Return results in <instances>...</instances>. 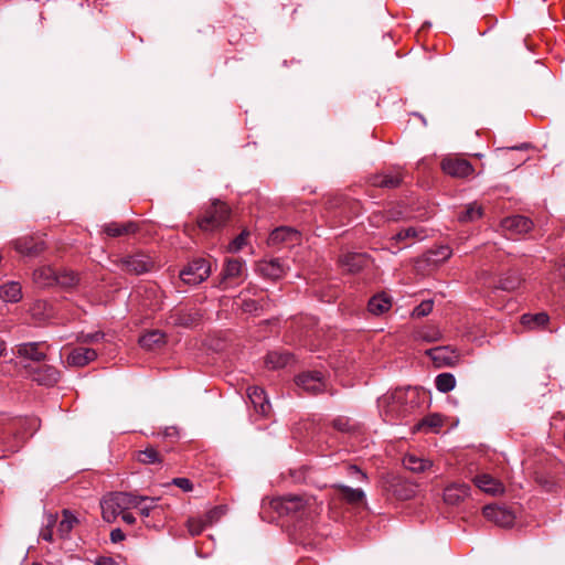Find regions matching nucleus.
I'll list each match as a JSON object with an SVG mask.
<instances>
[{
  "label": "nucleus",
  "instance_id": "1",
  "mask_svg": "<svg viewBox=\"0 0 565 565\" xmlns=\"http://www.w3.org/2000/svg\"><path fill=\"white\" fill-rule=\"evenodd\" d=\"M420 404V391L407 386L387 392L377 399L380 416L384 422L395 424L411 415Z\"/></svg>",
  "mask_w": 565,
  "mask_h": 565
},
{
  "label": "nucleus",
  "instance_id": "2",
  "mask_svg": "<svg viewBox=\"0 0 565 565\" xmlns=\"http://www.w3.org/2000/svg\"><path fill=\"white\" fill-rule=\"evenodd\" d=\"M271 504L279 514L295 515L299 519H311L319 510L316 498L300 494L277 498Z\"/></svg>",
  "mask_w": 565,
  "mask_h": 565
},
{
  "label": "nucleus",
  "instance_id": "3",
  "mask_svg": "<svg viewBox=\"0 0 565 565\" xmlns=\"http://www.w3.org/2000/svg\"><path fill=\"white\" fill-rule=\"evenodd\" d=\"M33 280L41 288L58 285L72 288L78 284V276L72 270H55L51 266H42L34 270Z\"/></svg>",
  "mask_w": 565,
  "mask_h": 565
},
{
  "label": "nucleus",
  "instance_id": "4",
  "mask_svg": "<svg viewBox=\"0 0 565 565\" xmlns=\"http://www.w3.org/2000/svg\"><path fill=\"white\" fill-rule=\"evenodd\" d=\"M115 264L120 270L131 275H142L154 268V260L143 252L119 257Z\"/></svg>",
  "mask_w": 565,
  "mask_h": 565
},
{
  "label": "nucleus",
  "instance_id": "5",
  "mask_svg": "<svg viewBox=\"0 0 565 565\" xmlns=\"http://www.w3.org/2000/svg\"><path fill=\"white\" fill-rule=\"evenodd\" d=\"M50 345L46 342H26L15 345L13 353L19 360V365L23 369L24 364L36 365L46 359V351Z\"/></svg>",
  "mask_w": 565,
  "mask_h": 565
},
{
  "label": "nucleus",
  "instance_id": "6",
  "mask_svg": "<svg viewBox=\"0 0 565 565\" xmlns=\"http://www.w3.org/2000/svg\"><path fill=\"white\" fill-rule=\"evenodd\" d=\"M228 216V206L215 200L206 210L205 215L199 220L198 225L202 231H214L225 225Z\"/></svg>",
  "mask_w": 565,
  "mask_h": 565
},
{
  "label": "nucleus",
  "instance_id": "7",
  "mask_svg": "<svg viewBox=\"0 0 565 565\" xmlns=\"http://www.w3.org/2000/svg\"><path fill=\"white\" fill-rule=\"evenodd\" d=\"M24 374L26 377L36 382L40 385L53 386L60 380V371L50 364H36L30 363L23 365Z\"/></svg>",
  "mask_w": 565,
  "mask_h": 565
},
{
  "label": "nucleus",
  "instance_id": "8",
  "mask_svg": "<svg viewBox=\"0 0 565 565\" xmlns=\"http://www.w3.org/2000/svg\"><path fill=\"white\" fill-rule=\"evenodd\" d=\"M211 274V266L204 258L190 262L181 271L180 278L186 285H198L204 281Z\"/></svg>",
  "mask_w": 565,
  "mask_h": 565
},
{
  "label": "nucleus",
  "instance_id": "9",
  "mask_svg": "<svg viewBox=\"0 0 565 565\" xmlns=\"http://www.w3.org/2000/svg\"><path fill=\"white\" fill-rule=\"evenodd\" d=\"M246 271L245 262L237 258H228L221 274L218 287L226 289L230 286L238 284Z\"/></svg>",
  "mask_w": 565,
  "mask_h": 565
},
{
  "label": "nucleus",
  "instance_id": "10",
  "mask_svg": "<svg viewBox=\"0 0 565 565\" xmlns=\"http://www.w3.org/2000/svg\"><path fill=\"white\" fill-rule=\"evenodd\" d=\"M441 169L448 175L461 179L469 178L475 173L472 164L467 159L458 156L444 158Z\"/></svg>",
  "mask_w": 565,
  "mask_h": 565
},
{
  "label": "nucleus",
  "instance_id": "11",
  "mask_svg": "<svg viewBox=\"0 0 565 565\" xmlns=\"http://www.w3.org/2000/svg\"><path fill=\"white\" fill-rule=\"evenodd\" d=\"M426 356H429L433 364L438 369L452 366L458 361V354L449 347L426 349Z\"/></svg>",
  "mask_w": 565,
  "mask_h": 565
},
{
  "label": "nucleus",
  "instance_id": "12",
  "mask_svg": "<svg viewBox=\"0 0 565 565\" xmlns=\"http://www.w3.org/2000/svg\"><path fill=\"white\" fill-rule=\"evenodd\" d=\"M482 513L486 519L502 527L511 526L514 522V514L512 511L495 504L486 505Z\"/></svg>",
  "mask_w": 565,
  "mask_h": 565
},
{
  "label": "nucleus",
  "instance_id": "13",
  "mask_svg": "<svg viewBox=\"0 0 565 565\" xmlns=\"http://www.w3.org/2000/svg\"><path fill=\"white\" fill-rule=\"evenodd\" d=\"M300 238L301 234L296 228L290 226H280L270 233L268 244L270 246H279L281 244L295 245L300 242Z\"/></svg>",
  "mask_w": 565,
  "mask_h": 565
},
{
  "label": "nucleus",
  "instance_id": "14",
  "mask_svg": "<svg viewBox=\"0 0 565 565\" xmlns=\"http://www.w3.org/2000/svg\"><path fill=\"white\" fill-rule=\"evenodd\" d=\"M297 386L311 394L321 392L324 387L323 376L318 371H308L296 377Z\"/></svg>",
  "mask_w": 565,
  "mask_h": 565
},
{
  "label": "nucleus",
  "instance_id": "15",
  "mask_svg": "<svg viewBox=\"0 0 565 565\" xmlns=\"http://www.w3.org/2000/svg\"><path fill=\"white\" fill-rule=\"evenodd\" d=\"M201 319V313L196 310L175 309L168 317V322L172 326L191 328Z\"/></svg>",
  "mask_w": 565,
  "mask_h": 565
},
{
  "label": "nucleus",
  "instance_id": "16",
  "mask_svg": "<svg viewBox=\"0 0 565 565\" xmlns=\"http://www.w3.org/2000/svg\"><path fill=\"white\" fill-rule=\"evenodd\" d=\"M247 397L250 401L254 409L259 415L267 417L271 411V405L265 391L258 386H249L247 388Z\"/></svg>",
  "mask_w": 565,
  "mask_h": 565
},
{
  "label": "nucleus",
  "instance_id": "17",
  "mask_svg": "<svg viewBox=\"0 0 565 565\" xmlns=\"http://www.w3.org/2000/svg\"><path fill=\"white\" fill-rule=\"evenodd\" d=\"M470 494V487L466 483H454L444 491V501L450 505H457Z\"/></svg>",
  "mask_w": 565,
  "mask_h": 565
},
{
  "label": "nucleus",
  "instance_id": "18",
  "mask_svg": "<svg viewBox=\"0 0 565 565\" xmlns=\"http://www.w3.org/2000/svg\"><path fill=\"white\" fill-rule=\"evenodd\" d=\"M502 226L513 234H524L532 230L533 222L526 216L513 215L504 218Z\"/></svg>",
  "mask_w": 565,
  "mask_h": 565
},
{
  "label": "nucleus",
  "instance_id": "19",
  "mask_svg": "<svg viewBox=\"0 0 565 565\" xmlns=\"http://www.w3.org/2000/svg\"><path fill=\"white\" fill-rule=\"evenodd\" d=\"M473 481L477 488L492 495L501 494L504 491L503 484L487 473L476 476Z\"/></svg>",
  "mask_w": 565,
  "mask_h": 565
},
{
  "label": "nucleus",
  "instance_id": "20",
  "mask_svg": "<svg viewBox=\"0 0 565 565\" xmlns=\"http://www.w3.org/2000/svg\"><path fill=\"white\" fill-rule=\"evenodd\" d=\"M369 263V258L362 253H348L340 258L341 266L349 273H358Z\"/></svg>",
  "mask_w": 565,
  "mask_h": 565
},
{
  "label": "nucleus",
  "instance_id": "21",
  "mask_svg": "<svg viewBox=\"0 0 565 565\" xmlns=\"http://www.w3.org/2000/svg\"><path fill=\"white\" fill-rule=\"evenodd\" d=\"M97 358L94 349L76 348L67 356V363L73 366H85Z\"/></svg>",
  "mask_w": 565,
  "mask_h": 565
},
{
  "label": "nucleus",
  "instance_id": "22",
  "mask_svg": "<svg viewBox=\"0 0 565 565\" xmlns=\"http://www.w3.org/2000/svg\"><path fill=\"white\" fill-rule=\"evenodd\" d=\"M335 490L339 498L350 504L361 505L365 503V493L362 489L339 484L335 487Z\"/></svg>",
  "mask_w": 565,
  "mask_h": 565
},
{
  "label": "nucleus",
  "instance_id": "23",
  "mask_svg": "<svg viewBox=\"0 0 565 565\" xmlns=\"http://www.w3.org/2000/svg\"><path fill=\"white\" fill-rule=\"evenodd\" d=\"M451 256V249L448 245H431L426 248V266L438 265Z\"/></svg>",
  "mask_w": 565,
  "mask_h": 565
},
{
  "label": "nucleus",
  "instance_id": "24",
  "mask_svg": "<svg viewBox=\"0 0 565 565\" xmlns=\"http://www.w3.org/2000/svg\"><path fill=\"white\" fill-rule=\"evenodd\" d=\"M403 182L401 171H390L381 174L373 175L371 183L374 186L393 189Z\"/></svg>",
  "mask_w": 565,
  "mask_h": 565
},
{
  "label": "nucleus",
  "instance_id": "25",
  "mask_svg": "<svg viewBox=\"0 0 565 565\" xmlns=\"http://www.w3.org/2000/svg\"><path fill=\"white\" fill-rule=\"evenodd\" d=\"M14 248L20 254L26 256H36L44 249L43 242H35L33 238L23 237L14 242Z\"/></svg>",
  "mask_w": 565,
  "mask_h": 565
},
{
  "label": "nucleus",
  "instance_id": "26",
  "mask_svg": "<svg viewBox=\"0 0 565 565\" xmlns=\"http://www.w3.org/2000/svg\"><path fill=\"white\" fill-rule=\"evenodd\" d=\"M138 226L134 222H127V223H116L111 222L108 224H105L103 227V231L105 234H107L110 237H119L122 235L134 234L136 233Z\"/></svg>",
  "mask_w": 565,
  "mask_h": 565
},
{
  "label": "nucleus",
  "instance_id": "27",
  "mask_svg": "<svg viewBox=\"0 0 565 565\" xmlns=\"http://www.w3.org/2000/svg\"><path fill=\"white\" fill-rule=\"evenodd\" d=\"M392 307L391 298L384 292L373 296L367 303L369 311L374 316H381Z\"/></svg>",
  "mask_w": 565,
  "mask_h": 565
},
{
  "label": "nucleus",
  "instance_id": "28",
  "mask_svg": "<svg viewBox=\"0 0 565 565\" xmlns=\"http://www.w3.org/2000/svg\"><path fill=\"white\" fill-rule=\"evenodd\" d=\"M259 271L267 278L278 279L285 274V264L278 258L264 262L259 265Z\"/></svg>",
  "mask_w": 565,
  "mask_h": 565
},
{
  "label": "nucleus",
  "instance_id": "29",
  "mask_svg": "<svg viewBox=\"0 0 565 565\" xmlns=\"http://www.w3.org/2000/svg\"><path fill=\"white\" fill-rule=\"evenodd\" d=\"M0 298L7 302H18L22 298L21 285L18 281H8L0 287Z\"/></svg>",
  "mask_w": 565,
  "mask_h": 565
},
{
  "label": "nucleus",
  "instance_id": "30",
  "mask_svg": "<svg viewBox=\"0 0 565 565\" xmlns=\"http://www.w3.org/2000/svg\"><path fill=\"white\" fill-rule=\"evenodd\" d=\"M164 343V334L159 330H152L140 337L139 344L146 350H154Z\"/></svg>",
  "mask_w": 565,
  "mask_h": 565
},
{
  "label": "nucleus",
  "instance_id": "31",
  "mask_svg": "<svg viewBox=\"0 0 565 565\" xmlns=\"http://www.w3.org/2000/svg\"><path fill=\"white\" fill-rule=\"evenodd\" d=\"M115 500L118 503L119 509L128 510V509H137L139 503H142L143 497L135 495L127 492H117L113 494Z\"/></svg>",
  "mask_w": 565,
  "mask_h": 565
},
{
  "label": "nucleus",
  "instance_id": "32",
  "mask_svg": "<svg viewBox=\"0 0 565 565\" xmlns=\"http://www.w3.org/2000/svg\"><path fill=\"white\" fill-rule=\"evenodd\" d=\"M292 360V355L288 352H269L266 356V365L269 369H280L287 366Z\"/></svg>",
  "mask_w": 565,
  "mask_h": 565
},
{
  "label": "nucleus",
  "instance_id": "33",
  "mask_svg": "<svg viewBox=\"0 0 565 565\" xmlns=\"http://www.w3.org/2000/svg\"><path fill=\"white\" fill-rule=\"evenodd\" d=\"M100 508H102L103 518L107 522H111L113 520L116 519V516L118 514H120V512H122V510L119 509L118 503L115 500L113 494L110 497H108V498H105L100 502Z\"/></svg>",
  "mask_w": 565,
  "mask_h": 565
},
{
  "label": "nucleus",
  "instance_id": "34",
  "mask_svg": "<svg viewBox=\"0 0 565 565\" xmlns=\"http://www.w3.org/2000/svg\"><path fill=\"white\" fill-rule=\"evenodd\" d=\"M482 207L476 202L468 204L462 212L459 213L460 222H473L482 216Z\"/></svg>",
  "mask_w": 565,
  "mask_h": 565
},
{
  "label": "nucleus",
  "instance_id": "35",
  "mask_svg": "<svg viewBox=\"0 0 565 565\" xmlns=\"http://www.w3.org/2000/svg\"><path fill=\"white\" fill-rule=\"evenodd\" d=\"M416 488V486L398 481L395 484H393V493L396 498L401 500H408L415 495L417 491Z\"/></svg>",
  "mask_w": 565,
  "mask_h": 565
},
{
  "label": "nucleus",
  "instance_id": "36",
  "mask_svg": "<svg viewBox=\"0 0 565 565\" xmlns=\"http://www.w3.org/2000/svg\"><path fill=\"white\" fill-rule=\"evenodd\" d=\"M550 318L547 313L540 312L536 315H523L521 318V323L526 328H535L543 327L548 322Z\"/></svg>",
  "mask_w": 565,
  "mask_h": 565
},
{
  "label": "nucleus",
  "instance_id": "37",
  "mask_svg": "<svg viewBox=\"0 0 565 565\" xmlns=\"http://www.w3.org/2000/svg\"><path fill=\"white\" fill-rule=\"evenodd\" d=\"M136 459L143 465L160 463L161 457L153 447H147L136 454Z\"/></svg>",
  "mask_w": 565,
  "mask_h": 565
},
{
  "label": "nucleus",
  "instance_id": "38",
  "mask_svg": "<svg viewBox=\"0 0 565 565\" xmlns=\"http://www.w3.org/2000/svg\"><path fill=\"white\" fill-rule=\"evenodd\" d=\"M435 385L439 392L447 393L455 388L456 379L451 373H441L437 375Z\"/></svg>",
  "mask_w": 565,
  "mask_h": 565
},
{
  "label": "nucleus",
  "instance_id": "39",
  "mask_svg": "<svg viewBox=\"0 0 565 565\" xmlns=\"http://www.w3.org/2000/svg\"><path fill=\"white\" fill-rule=\"evenodd\" d=\"M403 466L412 472H422L424 470V458L415 454H406L403 458Z\"/></svg>",
  "mask_w": 565,
  "mask_h": 565
},
{
  "label": "nucleus",
  "instance_id": "40",
  "mask_svg": "<svg viewBox=\"0 0 565 565\" xmlns=\"http://www.w3.org/2000/svg\"><path fill=\"white\" fill-rule=\"evenodd\" d=\"M77 522L76 518L68 511L63 512V519L60 521L57 526V532L62 537L68 535V533L74 527V524Z\"/></svg>",
  "mask_w": 565,
  "mask_h": 565
},
{
  "label": "nucleus",
  "instance_id": "41",
  "mask_svg": "<svg viewBox=\"0 0 565 565\" xmlns=\"http://www.w3.org/2000/svg\"><path fill=\"white\" fill-rule=\"evenodd\" d=\"M521 285V278L516 274H509L502 277L498 288L504 291H513Z\"/></svg>",
  "mask_w": 565,
  "mask_h": 565
},
{
  "label": "nucleus",
  "instance_id": "42",
  "mask_svg": "<svg viewBox=\"0 0 565 565\" xmlns=\"http://www.w3.org/2000/svg\"><path fill=\"white\" fill-rule=\"evenodd\" d=\"M332 426L341 433H353L356 429V423L348 417H338L333 419Z\"/></svg>",
  "mask_w": 565,
  "mask_h": 565
},
{
  "label": "nucleus",
  "instance_id": "43",
  "mask_svg": "<svg viewBox=\"0 0 565 565\" xmlns=\"http://www.w3.org/2000/svg\"><path fill=\"white\" fill-rule=\"evenodd\" d=\"M206 525V521L201 518H190L186 521V527L192 536L201 534Z\"/></svg>",
  "mask_w": 565,
  "mask_h": 565
},
{
  "label": "nucleus",
  "instance_id": "44",
  "mask_svg": "<svg viewBox=\"0 0 565 565\" xmlns=\"http://www.w3.org/2000/svg\"><path fill=\"white\" fill-rule=\"evenodd\" d=\"M248 235L249 233L247 231H243L237 237H235L228 244V252L237 253L238 250H241L246 245Z\"/></svg>",
  "mask_w": 565,
  "mask_h": 565
},
{
  "label": "nucleus",
  "instance_id": "45",
  "mask_svg": "<svg viewBox=\"0 0 565 565\" xmlns=\"http://www.w3.org/2000/svg\"><path fill=\"white\" fill-rule=\"evenodd\" d=\"M157 501V498L143 497V501L142 503H139L137 510L140 512L142 516H149L150 512L156 508Z\"/></svg>",
  "mask_w": 565,
  "mask_h": 565
},
{
  "label": "nucleus",
  "instance_id": "46",
  "mask_svg": "<svg viewBox=\"0 0 565 565\" xmlns=\"http://www.w3.org/2000/svg\"><path fill=\"white\" fill-rule=\"evenodd\" d=\"M443 425V418L438 414L426 415V428L433 429L435 433L438 431V428Z\"/></svg>",
  "mask_w": 565,
  "mask_h": 565
},
{
  "label": "nucleus",
  "instance_id": "47",
  "mask_svg": "<svg viewBox=\"0 0 565 565\" xmlns=\"http://www.w3.org/2000/svg\"><path fill=\"white\" fill-rule=\"evenodd\" d=\"M0 445L3 447V451L14 452L20 448L21 441L15 439L13 441L7 440L4 436L0 435Z\"/></svg>",
  "mask_w": 565,
  "mask_h": 565
},
{
  "label": "nucleus",
  "instance_id": "48",
  "mask_svg": "<svg viewBox=\"0 0 565 565\" xmlns=\"http://www.w3.org/2000/svg\"><path fill=\"white\" fill-rule=\"evenodd\" d=\"M222 514H223V509L221 507H216V508H213L212 510H210L205 514L204 520L210 525V524L216 522L221 518Z\"/></svg>",
  "mask_w": 565,
  "mask_h": 565
},
{
  "label": "nucleus",
  "instance_id": "49",
  "mask_svg": "<svg viewBox=\"0 0 565 565\" xmlns=\"http://www.w3.org/2000/svg\"><path fill=\"white\" fill-rule=\"evenodd\" d=\"M418 232L414 227H408L405 230H401L396 235L397 241H405L407 238L416 237Z\"/></svg>",
  "mask_w": 565,
  "mask_h": 565
},
{
  "label": "nucleus",
  "instance_id": "50",
  "mask_svg": "<svg viewBox=\"0 0 565 565\" xmlns=\"http://www.w3.org/2000/svg\"><path fill=\"white\" fill-rule=\"evenodd\" d=\"M441 332L439 329L426 324V342L436 341L440 338Z\"/></svg>",
  "mask_w": 565,
  "mask_h": 565
},
{
  "label": "nucleus",
  "instance_id": "51",
  "mask_svg": "<svg viewBox=\"0 0 565 565\" xmlns=\"http://www.w3.org/2000/svg\"><path fill=\"white\" fill-rule=\"evenodd\" d=\"M103 338H104V333L94 332V333L82 334L79 338V341L84 342V343H94V342H98Z\"/></svg>",
  "mask_w": 565,
  "mask_h": 565
},
{
  "label": "nucleus",
  "instance_id": "52",
  "mask_svg": "<svg viewBox=\"0 0 565 565\" xmlns=\"http://www.w3.org/2000/svg\"><path fill=\"white\" fill-rule=\"evenodd\" d=\"M172 483L185 492L192 490V482L188 478H174Z\"/></svg>",
  "mask_w": 565,
  "mask_h": 565
},
{
  "label": "nucleus",
  "instance_id": "53",
  "mask_svg": "<svg viewBox=\"0 0 565 565\" xmlns=\"http://www.w3.org/2000/svg\"><path fill=\"white\" fill-rule=\"evenodd\" d=\"M125 539V534L120 529H115L110 533V540L114 543L120 542Z\"/></svg>",
  "mask_w": 565,
  "mask_h": 565
},
{
  "label": "nucleus",
  "instance_id": "54",
  "mask_svg": "<svg viewBox=\"0 0 565 565\" xmlns=\"http://www.w3.org/2000/svg\"><path fill=\"white\" fill-rule=\"evenodd\" d=\"M96 565H119L113 557L103 556L96 559Z\"/></svg>",
  "mask_w": 565,
  "mask_h": 565
},
{
  "label": "nucleus",
  "instance_id": "55",
  "mask_svg": "<svg viewBox=\"0 0 565 565\" xmlns=\"http://www.w3.org/2000/svg\"><path fill=\"white\" fill-rule=\"evenodd\" d=\"M121 514V520L127 523V524H134L136 522V518L134 516L132 513L130 512H127L126 510H122V512H120Z\"/></svg>",
  "mask_w": 565,
  "mask_h": 565
},
{
  "label": "nucleus",
  "instance_id": "56",
  "mask_svg": "<svg viewBox=\"0 0 565 565\" xmlns=\"http://www.w3.org/2000/svg\"><path fill=\"white\" fill-rule=\"evenodd\" d=\"M52 530L49 526L46 529H43L40 533L41 539L47 542L52 541Z\"/></svg>",
  "mask_w": 565,
  "mask_h": 565
},
{
  "label": "nucleus",
  "instance_id": "57",
  "mask_svg": "<svg viewBox=\"0 0 565 565\" xmlns=\"http://www.w3.org/2000/svg\"><path fill=\"white\" fill-rule=\"evenodd\" d=\"M414 315L416 317H422L424 316V302H420L414 310Z\"/></svg>",
  "mask_w": 565,
  "mask_h": 565
},
{
  "label": "nucleus",
  "instance_id": "58",
  "mask_svg": "<svg viewBox=\"0 0 565 565\" xmlns=\"http://www.w3.org/2000/svg\"><path fill=\"white\" fill-rule=\"evenodd\" d=\"M350 469H351L352 472H354L356 475H360L361 479H365L366 478V476L363 472H361L358 467L352 466Z\"/></svg>",
  "mask_w": 565,
  "mask_h": 565
},
{
  "label": "nucleus",
  "instance_id": "59",
  "mask_svg": "<svg viewBox=\"0 0 565 565\" xmlns=\"http://www.w3.org/2000/svg\"><path fill=\"white\" fill-rule=\"evenodd\" d=\"M524 149H527V145H522L521 147L510 148L509 151L510 152H515V151H520V150H524Z\"/></svg>",
  "mask_w": 565,
  "mask_h": 565
},
{
  "label": "nucleus",
  "instance_id": "60",
  "mask_svg": "<svg viewBox=\"0 0 565 565\" xmlns=\"http://www.w3.org/2000/svg\"><path fill=\"white\" fill-rule=\"evenodd\" d=\"M425 306H426V316H427L433 308V301L426 299Z\"/></svg>",
  "mask_w": 565,
  "mask_h": 565
},
{
  "label": "nucleus",
  "instance_id": "61",
  "mask_svg": "<svg viewBox=\"0 0 565 565\" xmlns=\"http://www.w3.org/2000/svg\"><path fill=\"white\" fill-rule=\"evenodd\" d=\"M6 342L0 338V356L3 354V352L6 351Z\"/></svg>",
  "mask_w": 565,
  "mask_h": 565
},
{
  "label": "nucleus",
  "instance_id": "62",
  "mask_svg": "<svg viewBox=\"0 0 565 565\" xmlns=\"http://www.w3.org/2000/svg\"><path fill=\"white\" fill-rule=\"evenodd\" d=\"M423 426H424V418H420L414 427L416 430H420Z\"/></svg>",
  "mask_w": 565,
  "mask_h": 565
},
{
  "label": "nucleus",
  "instance_id": "63",
  "mask_svg": "<svg viewBox=\"0 0 565 565\" xmlns=\"http://www.w3.org/2000/svg\"><path fill=\"white\" fill-rule=\"evenodd\" d=\"M559 275L565 279V264L559 268Z\"/></svg>",
  "mask_w": 565,
  "mask_h": 565
},
{
  "label": "nucleus",
  "instance_id": "64",
  "mask_svg": "<svg viewBox=\"0 0 565 565\" xmlns=\"http://www.w3.org/2000/svg\"><path fill=\"white\" fill-rule=\"evenodd\" d=\"M425 465H426V470H427L431 466V462L428 459H426Z\"/></svg>",
  "mask_w": 565,
  "mask_h": 565
}]
</instances>
